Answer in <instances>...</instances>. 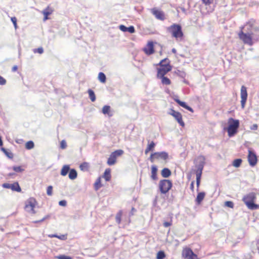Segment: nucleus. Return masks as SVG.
Returning a JSON list of instances; mask_svg holds the SVG:
<instances>
[{
	"instance_id": "nucleus-1",
	"label": "nucleus",
	"mask_w": 259,
	"mask_h": 259,
	"mask_svg": "<svg viewBox=\"0 0 259 259\" xmlns=\"http://www.w3.org/2000/svg\"><path fill=\"white\" fill-rule=\"evenodd\" d=\"M238 37L244 44L250 46H252L254 38L252 26L249 24H246L241 27L240 31L238 33Z\"/></svg>"
},
{
	"instance_id": "nucleus-2",
	"label": "nucleus",
	"mask_w": 259,
	"mask_h": 259,
	"mask_svg": "<svg viewBox=\"0 0 259 259\" xmlns=\"http://www.w3.org/2000/svg\"><path fill=\"white\" fill-rule=\"evenodd\" d=\"M159 65L160 67L157 68V77H163L172 69L169 64V61L167 59L161 60Z\"/></svg>"
},
{
	"instance_id": "nucleus-3",
	"label": "nucleus",
	"mask_w": 259,
	"mask_h": 259,
	"mask_svg": "<svg viewBox=\"0 0 259 259\" xmlns=\"http://www.w3.org/2000/svg\"><path fill=\"white\" fill-rule=\"evenodd\" d=\"M255 199V193L251 192L245 195L243 197L242 200L249 209L251 210H255L258 208L259 207L258 205L255 204L254 203Z\"/></svg>"
},
{
	"instance_id": "nucleus-4",
	"label": "nucleus",
	"mask_w": 259,
	"mask_h": 259,
	"mask_svg": "<svg viewBox=\"0 0 259 259\" xmlns=\"http://www.w3.org/2000/svg\"><path fill=\"white\" fill-rule=\"evenodd\" d=\"M167 30L171 34L172 37L177 40H181L183 37V33L181 26L177 24H173L167 28Z\"/></svg>"
},
{
	"instance_id": "nucleus-5",
	"label": "nucleus",
	"mask_w": 259,
	"mask_h": 259,
	"mask_svg": "<svg viewBox=\"0 0 259 259\" xmlns=\"http://www.w3.org/2000/svg\"><path fill=\"white\" fill-rule=\"evenodd\" d=\"M229 126L227 128L228 134L229 137H232L236 134L237 129L239 126V121L237 119H234L230 118L228 120Z\"/></svg>"
},
{
	"instance_id": "nucleus-6",
	"label": "nucleus",
	"mask_w": 259,
	"mask_h": 259,
	"mask_svg": "<svg viewBox=\"0 0 259 259\" xmlns=\"http://www.w3.org/2000/svg\"><path fill=\"white\" fill-rule=\"evenodd\" d=\"M172 186L170 180L164 179L159 182V187L162 194H166L171 188Z\"/></svg>"
},
{
	"instance_id": "nucleus-7",
	"label": "nucleus",
	"mask_w": 259,
	"mask_h": 259,
	"mask_svg": "<svg viewBox=\"0 0 259 259\" xmlns=\"http://www.w3.org/2000/svg\"><path fill=\"white\" fill-rule=\"evenodd\" d=\"M205 164V158L203 156H200L197 159V163L195 164L196 170H195L196 176H201L202 170Z\"/></svg>"
},
{
	"instance_id": "nucleus-8",
	"label": "nucleus",
	"mask_w": 259,
	"mask_h": 259,
	"mask_svg": "<svg viewBox=\"0 0 259 259\" xmlns=\"http://www.w3.org/2000/svg\"><path fill=\"white\" fill-rule=\"evenodd\" d=\"M123 153V151L121 149L117 150L111 153L107 160V164L109 165H113L115 164L116 162V158L117 157L121 156Z\"/></svg>"
},
{
	"instance_id": "nucleus-9",
	"label": "nucleus",
	"mask_w": 259,
	"mask_h": 259,
	"mask_svg": "<svg viewBox=\"0 0 259 259\" xmlns=\"http://www.w3.org/2000/svg\"><path fill=\"white\" fill-rule=\"evenodd\" d=\"M168 157V154L167 152L162 151L160 152H154L151 154L149 159L151 162H153L155 159H161L166 160Z\"/></svg>"
},
{
	"instance_id": "nucleus-10",
	"label": "nucleus",
	"mask_w": 259,
	"mask_h": 259,
	"mask_svg": "<svg viewBox=\"0 0 259 259\" xmlns=\"http://www.w3.org/2000/svg\"><path fill=\"white\" fill-rule=\"evenodd\" d=\"M36 202L34 198H30L26 202L25 204V209L26 210L30 213H32L33 214L35 213V211L34 209L35 206L36 205Z\"/></svg>"
},
{
	"instance_id": "nucleus-11",
	"label": "nucleus",
	"mask_w": 259,
	"mask_h": 259,
	"mask_svg": "<svg viewBox=\"0 0 259 259\" xmlns=\"http://www.w3.org/2000/svg\"><path fill=\"white\" fill-rule=\"evenodd\" d=\"M168 114L172 116L181 126L182 127L185 126V123L182 119V114L180 112L171 109Z\"/></svg>"
},
{
	"instance_id": "nucleus-12",
	"label": "nucleus",
	"mask_w": 259,
	"mask_h": 259,
	"mask_svg": "<svg viewBox=\"0 0 259 259\" xmlns=\"http://www.w3.org/2000/svg\"><path fill=\"white\" fill-rule=\"evenodd\" d=\"M182 256L186 259H195L197 255L189 247L184 248L182 251Z\"/></svg>"
},
{
	"instance_id": "nucleus-13",
	"label": "nucleus",
	"mask_w": 259,
	"mask_h": 259,
	"mask_svg": "<svg viewBox=\"0 0 259 259\" xmlns=\"http://www.w3.org/2000/svg\"><path fill=\"white\" fill-rule=\"evenodd\" d=\"M248 161L250 165L252 166H254L257 163V156L251 148L248 149Z\"/></svg>"
},
{
	"instance_id": "nucleus-14",
	"label": "nucleus",
	"mask_w": 259,
	"mask_h": 259,
	"mask_svg": "<svg viewBox=\"0 0 259 259\" xmlns=\"http://www.w3.org/2000/svg\"><path fill=\"white\" fill-rule=\"evenodd\" d=\"M2 187L6 189H11L13 191H16L18 192H20L21 191V189L18 182H15L13 184H9L7 183H4L2 185Z\"/></svg>"
},
{
	"instance_id": "nucleus-15",
	"label": "nucleus",
	"mask_w": 259,
	"mask_h": 259,
	"mask_svg": "<svg viewBox=\"0 0 259 259\" xmlns=\"http://www.w3.org/2000/svg\"><path fill=\"white\" fill-rule=\"evenodd\" d=\"M241 104L242 107L243 108L245 106V103L247 98V88L242 85L241 88Z\"/></svg>"
},
{
	"instance_id": "nucleus-16",
	"label": "nucleus",
	"mask_w": 259,
	"mask_h": 259,
	"mask_svg": "<svg viewBox=\"0 0 259 259\" xmlns=\"http://www.w3.org/2000/svg\"><path fill=\"white\" fill-rule=\"evenodd\" d=\"M145 53L148 55H150L154 53V45L152 41H149L146 46L143 49Z\"/></svg>"
},
{
	"instance_id": "nucleus-17",
	"label": "nucleus",
	"mask_w": 259,
	"mask_h": 259,
	"mask_svg": "<svg viewBox=\"0 0 259 259\" xmlns=\"http://www.w3.org/2000/svg\"><path fill=\"white\" fill-rule=\"evenodd\" d=\"M151 12L157 19L160 20H163L164 19V13L162 11L158 10L156 8H153L151 9Z\"/></svg>"
},
{
	"instance_id": "nucleus-18",
	"label": "nucleus",
	"mask_w": 259,
	"mask_h": 259,
	"mask_svg": "<svg viewBox=\"0 0 259 259\" xmlns=\"http://www.w3.org/2000/svg\"><path fill=\"white\" fill-rule=\"evenodd\" d=\"M119 29L123 32H129L131 33H133L135 32V29L133 26L127 27L123 25H120Z\"/></svg>"
},
{
	"instance_id": "nucleus-19",
	"label": "nucleus",
	"mask_w": 259,
	"mask_h": 259,
	"mask_svg": "<svg viewBox=\"0 0 259 259\" xmlns=\"http://www.w3.org/2000/svg\"><path fill=\"white\" fill-rule=\"evenodd\" d=\"M175 101L181 106L187 109L188 110L191 111V112H193V109L191 107L188 106L185 102L181 101L178 99H175Z\"/></svg>"
},
{
	"instance_id": "nucleus-20",
	"label": "nucleus",
	"mask_w": 259,
	"mask_h": 259,
	"mask_svg": "<svg viewBox=\"0 0 259 259\" xmlns=\"http://www.w3.org/2000/svg\"><path fill=\"white\" fill-rule=\"evenodd\" d=\"M157 168L155 165H152L151 167V178L153 180H156L157 179Z\"/></svg>"
},
{
	"instance_id": "nucleus-21",
	"label": "nucleus",
	"mask_w": 259,
	"mask_h": 259,
	"mask_svg": "<svg viewBox=\"0 0 259 259\" xmlns=\"http://www.w3.org/2000/svg\"><path fill=\"white\" fill-rule=\"evenodd\" d=\"M205 195V193L203 192L198 193L197 194V197L196 198V202L198 204L201 203L202 201L203 200L204 196Z\"/></svg>"
},
{
	"instance_id": "nucleus-22",
	"label": "nucleus",
	"mask_w": 259,
	"mask_h": 259,
	"mask_svg": "<svg viewBox=\"0 0 259 259\" xmlns=\"http://www.w3.org/2000/svg\"><path fill=\"white\" fill-rule=\"evenodd\" d=\"M171 174V171L168 168H164L161 171V175L165 178L169 177Z\"/></svg>"
},
{
	"instance_id": "nucleus-23",
	"label": "nucleus",
	"mask_w": 259,
	"mask_h": 259,
	"mask_svg": "<svg viewBox=\"0 0 259 259\" xmlns=\"http://www.w3.org/2000/svg\"><path fill=\"white\" fill-rule=\"evenodd\" d=\"M77 173L75 169H70L69 172V178L71 180H74L77 178Z\"/></svg>"
},
{
	"instance_id": "nucleus-24",
	"label": "nucleus",
	"mask_w": 259,
	"mask_h": 259,
	"mask_svg": "<svg viewBox=\"0 0 259 259\" xmlns=\"http://www.w3.org/2000/svg\"><path fill=\"white\" fill-rule=\"evenodd\" d=\"M70 166L69 165H64L61 170V175L65 176L70 170Z\"/></svg>"
},
{
	"instance_id": "nucleus-25",
	"label": "nucleus",
	"mask_w": 259,
	"mask_h": 259,
	"mask_svg": "<svg viewBox=\"0 0 259 259\" xmlns=\"http://www.w3.org/2000/svg\"><path fill=\"white\" fill-rule=\"evenodd\" d=\"M157 78L161 79V83L163 84L169 85L171 83L170 80L164 76H163V77H157Z\"/></svg>"
},
{
	"instance_id": "nucleus-26",
	"label": "nucleus",
	"mask_w": 259,
	"mask_h": 259,
	"mask_svg": "<svg viewBox=\"0 0 259 259\" xmlns=\"http://www.w3.org/2000/svg\"><path fill=\"white\" fill-rule=\"evenodd\" d=\"M103 178L105 179L106 181H109L111 179L110 169L108 168L106 169L104 173Z\"/></svg>"
},
{
	"instance_id": "nucleus-27",
	"label": "nucleus",
	"mask_w": 259,
	"mask_h": 259,
	"mask_svg": "<svg viewBox=\"0 0 259 259\" xmlns=\"http://www.w3.org/2000/svg\"><path fill=\"white\" fill-rule=\"evenodd\" d=\"M155 146V144L154 142L152 141L150 144H148L147 147L145 149V153L147 154L150 151H153L154 147Z\"/></svg>"
},
{
	"instance_id": "nucleus-28",
	"label": "nucleus",
	"mask_w": 259,
	"mask_h": 259,
	"mask_svg": "<svg viewBox=\"0 0 259 259\" xmlns=\"http://www.w3.org/2000/svg\"><path fill=\"white\" fill-rule=\"evenodd\" d=\"M53 9L49 6H48L46 9H45L42 11V13L44 14V15L49 16L51 15L53 13Z\"/></svg>"
},
{
	"instance_id": "nucleus-29",
	"label": "nucleus",
	"mask_w": 259,
	"mask_h": 259,
	"mask_svg": "<svg viewBox=\"0 0 259 259\" xmlns=\"http://www.w3.org/2000/svg\"><path fill=\"white\" fill-rule=\"evenodd\" d=\"M88 94L89 95V98H90V100L92 102H94L96 100V95L94 93V92L92 90L89 89V90H88Z\"/></svg>"
},
{
	"instance_id": "nucleus-30",
	"label": "nucleus",
	"mask_w": 259,
	"mask_h": 259,
	"mask_svg": "<svg viewBox=\"0 0 259 259\" xmlns=\"http://www.w3.org/2000/svg\"><path fill=\"white\" fill-rule=\"evenodd\" d=\"M98 79L102 83H105L106 80L105 74L102 72H100L98 74Z\"/></svg>"
},
{
	"instance_id": "nucleus-31",
	"label": "nucleus",
	"mask_w": 259,
	"mask_h": 259,
	"mask_svg": "<svg viewBox=\"0 0 259 259\" xmlns=\"http://www.w3.org/2000/svg\"><path fill=\"white\" fill-rule=\"evenodd\" d=\"M122 214V210H119L116 215L115 220L118 224L121 223Z\"/></svg>"
},
{
	"instance_id": "nucleus-32",
	"label": "nucleus",
	"mask_w": 259,
	"mask_h": 259,
	"mask_svg": "<svg viewBox=\"0 0 259 259\" xmlns=\"http://www.w3.org/2000/svg\"><path fill=\"white\" fill-rule=\"evenodd\" d=\"M242 161V160L241 159H236L233 161L232 165L235 167H239L240 166Z\"/></svg>"
},
{
	"instance_id": "nucleus-33",
	"label": "nucleus",
	"mask_w": 259,
	"mask_h": 259,
	"mask_svg": "<svg viewBox=\"0 0 259 259\" xmlns=\"http://www.w3.org/2000/svg\"><path fill=\"white\" fill-rule=\"evenodd\" d=\"M102 187V185L101 184V180L100 178H98L96 180V182L94 184V188L96 190H98L99 188Z\"/></svg>"
},
{
	"instance_id": "nucleus-34",
	"label": "nucleus",
	"mask_w": 259,
	"mask_h": 259,
	"mask_svg": "<svg viewBox=\"0 0 259 259\" xmlns=\"http://www.w3.org/2000/svg\"><path fill=\"white\" fill-rule=\"evenodd\" d=\"M34 146V143L32 141H29L26 143L25 148L28 150L32 149Z\"/></svg>"
},
{
	"instance_id": "nucleus-35",
	"label": "nucleus",
	"mask_w": 259,
	"mask_h": 259,
	"mask_svg": "<svg viewBox=\"0 0 259 259\" xmlns=\"http://www.w3.org/2000/svg\"><path fill=\"white\" fill-rule=\"evenodd\" d=\"M110 110V107L108 105H105L102 108V113L104 114L109 115Z\"/></svg>"
},
{
	"instance_id": "nucleus-36",
	"label": "nucleus",
	"mask_w": 259,
	"mask_h": 259,
	"mask_svg": "<svg viewBox=\"0 0 259 259\" xmlns=\"http://www.w3.org/2000/svg\"><path fill=\"white\" fill-rule=\"evenodd\" d=\"M165 257V253L163 251H159L156 256V259H163Z\"/></svg>"
},
{
	"instance_id": "nucleus-37",
	"label": "nucleus",
	"mask_w": 259,
	"mask_h": 259,
	"mask_svg": "<svg viewBox=\"0 0 259 259\" xmlns=\"http://www.w3.org/2000/svg\"><path fill=\"white\" fill-rule=\"evenodd\" d=\"M88 167H89V164L87 162H83L79 166L80 169L82 170H87L88 168Z\"/></svg>"
},
{
	"instance_id": "nucleus-38",
	"label": "nucleus",
	"mask_w": 259,
	"mask_h": 259,
	"mask_svg": "<svg viewBox=\"0 0 259 259\" xmlns=\"http://www.w3.org/2000/svg\"><path fill=\"white\" fill-rule=\"evenodd\" d=\"M13 169L17 172H20L24 170V169L21 167L20 166H15L13 167Z\"/></svg>"
},
{
	"instance_id": "nucleus-39",
	"label": "nucleus",
	"mask_w": 259,
	"mask_h": 259,
	"mask_svg": "<svg viewBox=\"0 0 259 259\" xmlns=\"http://www.w3.org/2000/svg\"><path fill=\"white\" fill-rule=\"evenodd\" d=\"M53 187L52 186H49L47 188V193L49 196H52L53 194Z\"/></svg>"
},
{
	"instance_id": "nucleus-40",
	"label": "nucleus",
	"mask_w": 259,
	"mask_h": 259,
	"mask_svg": "<svg viewBox=\"0 0 259 259\" xmlns=\"http://www.w3.org/2000/svg\"><path fill=\"white\" fill-rule=\"evenodd\" d=\"M57 259H72V257L69 256H67L65 255H60L59 256H56Z\"/></svg>"
},
{
	"instance_id": "nucleus-41",
	"label": "nucleus",
	"mask_w": 259,
	"mask_h": 259,
	"mask_svg": "<svg viewBox=\"0 0 259 259\" xmlns=\"http://www.w3.org/2000/svg\"><path fill=\"white\" fill-rule=\"evenodd\" d=\"M196 176V186H197V190L198 191L200 183V180L201 176Z\"/></svg>"
},
{
	"instance_id": "nucleus-42",
	"label": "nucleus",
	"mask_w": 259,
	"mask_h": 259,
	"mask_svg": "<svg viewBox=\"0 0 259 259\" xmlns=\"http://www.w3.org/2000/svg\"><path fill=\"white\" fill-rule=\"evenodd\" d=\"M2 150L5 153V154L9 158H12V154L8 152L4 148H2Z\"/></svg>"
},
{
	"instance_id": "nucleus-43",
	"label": "nucleus",
	"mask_w": 259,
	"mask_h": 259,
	"mask_svg": "<svg viewBox=\"0 0 259 259\" xmlns=\"http://www.w3.org/2000/svg\"><path fill=\"white\" fill-rule=\"evenodd\" d=\"M67 147L66 142L65 140H62L60 143V147L61 149H65Z\"/></svg>"
},
{
	"instance_id": "nucleus-44",
	"label": "nucleus",
	"mask_w": 259,
	"mask_h": 259,
	"mask_svg": "<svg viewBox=\"0 0 259 259\" xmlns=\"http://www.w3.org/2000/svg\"><path fill=\"white\" fill-rule=\"evenodd\" d=\"M34 53H38L39 54H42L44 52V49L42 48H38V49H35L33 50Z\"/></svg>"
},
{
	"instance_id": "nucleus-45",
	"label": "nucleus",
	"mask_w": 259,
	"mask_h": 259,
	"mask_svg": "<svg viewBox=\"0 0 259 259\" xmlns=\"http://www.w3.org/2000/svg\"><path fill=\"white\" fill-rule=\"evenodd\" d=\"M225 205L230 208H233L234 207V203L232 201H226L225 202Z\"/></svg>"
},
{
	"instance_id": "nucleus-46",
	"label": "nucleus",
	"mask_w": 259,
	"mask_h": 259,
	"mask_svg": "<svg viewBox=\"0 0 259 259\" xmlns=\"http://www.w3.org/2000/svg\"><path fill=\"white\" fill-rule=\"evenodd\" d=\"M213 0H202V3L205 6H209L210 4L212 3Z\"/></svg>"
},
{
	"instance_id": "nucleus-47",
	"label": "nucleus",
	"mask_w": 259,
	"mask_h": 259,
	"mask_svg": "<svg viewBox=\"0 0 259 259\" xmlns=\"http://www.w3.org/2000/svg\"><path fill=\"white\" fill-rule=\"evenodd\" d=\"M59 204L62 206H66L67 205V201L65 200H61L59 202Z\"/></svg>"
},
{
	"instance_id": "nucleus-48",
	"label": "nucleus",
	"mask_w": 259,
	"mask_h": 259,
	"mask_svg": "<svg viewBox=\"0 0 259 259\" xmlns=\"http://www.w3.org/2000/svg\"><path fill=\"white\" fill-rule=\"evenodd\" d=\"M6 79L2 76H0V84L4 85L6 84Z\"/></svg>"
},
{
	"instance_id": "nucleus-49",
	"label": "nucleus",
	"mask_w": 259,
	"mask_h": 259,
	"mask_svg": "<svg viewBox=\"0 0 259 259\" xmlns=\"http://www.w3.org/2000/svg\"><path fill=\"white\" fill-rule=\"evenodd\" d=\"M11 21L13 22L15 28H17V19L15 17H12Z\"/></svg>"
},
{
	"instance_id": "nucleus-50",
	"label": "nucleus",
	"mask_w": 259,
	"mask_h": 259,
	"mask_svg": "<svg viewBox=\"0 0 259 259\" xmlns=\"http://www.w3.org/2000/svg\"><path fill=\"white\" fill-rule=\"evenodd\" d=\"M171 225V222H165L164 223H163V226L164 227H168L170 226Z\"/></svg>"
},
{
	"instance_id": "nucleus-51",
	"label": "nucleus",
	"mask_w": 259,
	"mask_h": 259,
	"mask_svg": "<svg viewBox=\"0 0 259 259\" xmlns=\"http://www.w3.org/2000/svg\"><path fill=\"white\" fill-rule=\"evenodd\" d=\"M257 127L258 125L256 124H254L250 127V129L251 130H256Z\"/></svg>"
},
{
	"instance_id": "nucleus-52",
	"label": "nucleus",
	"mask_w": 259,
	"mask_h": 259,
	"mask_svg": "<svg viewBox=\"0 0 259 259\" xmlns=\"http://www.w3.org/2000/svg\"><path fill=\"white\" fill-rule=\"evenodd\" d=\"M48 218L47 216L44 217V218H42L41 220H39V221H36L35 222H34L35 223H40V222H42L43 221H44L47 218Z\"/></svg>"
},
{
	"instance_id": "nucleus-53",
	"label": "nucleus",
	"mask_w": 259,
	"mask_h": 259,
	"mask_svg": "<svg viewBox=\"0 0 259 259\" xmlns=\"http://www.w3.org/2000/svg\"><path fill=\"white\" fill-rule=\"evenodd\" d=\"M194 181H192L190 184V189L192 191L194 190Z\"/></svg>"
},
{
	"instance_id": "nucleus-54",
	"label": "nucleus",
	"mask_w": 259,
	"mask_h": 259,
	"mask_svg": "<svg viewBox=\"0 0 259 259\" xmlns=\"http://www.w3.org/2000/svg\"><path fill=\"white\" fill-rule=\"evenodd\" d=\"M58 238L61 240H65L66 239V237L64 235H62L61 236H58Z\"/></svg>"
},
{
	"instance_id": "nucleus-55",
	"label": "nucleus",
	"mask_w": 259,
	"mask_h": 259,
	"mask_svg": "<svg viewBox=\"0 0 259 259\" xmlns=\"http://www.w3.org/2000/svg\"><path fill=\"white\" fill-rule=\"evenodd\" d=\"M48 236L50 238H54V237L58 238V235H57V234H50V235H49Z\"/></svg>"
},
{
	"instance_id": "nucleus-56",
	"label": "nucleus",
	"mask_w": 259,
	"mask_h": 259,
	"mask_svg": "<svg viewBox=\"0 0 259 259\" xmlns=\"http://www.w3.org/2000/svg\"><path fill=\"white\" fill-rule=\"evenodd\" d=\"M18 69V67L17 66H14L12 68V71H16Z\"/></svg>"
},
{
	"instance_id": "nucleus-57",
	"label": "nucleus",
	"mask_w": 259,
	"mask_h": 259,
	"mask_svg": "<svg viewBox=\"0 0 259 259\" xmlns=\"http://www.w3.org/2000/svg\"><path fill=\"white\" fill-rule=\"evenodd\" d=\"M171 52H172L174 54H176V53H177V50H176V49L173 48V49L171 50Z\"/></svg>"
},
{
	"instance_id": "nucleus-58",
	"label": "nucleus",
	"mask_w": 259,
	"mask_h": 259,
	"mask_svg": "<svg viewBox=\"0 0 259 259\" xmlns=\"http://www.w3.org/2000/svg\"><path fill=\"white\" fill-rule=\"evenodd\" d=\"M48 19V16L44 15V20L45 21Z\"/></svg>"
},
{
	"instance_id": "nucleus-59",
	"label": "nucleus",
	"mask_w": 259,
	"mask_h": 259,
	"mask_svg": "<svg viewBox=\"0 0 259 259\" xmlns=\"http://www.w3.org/2000/svg\"><path fill=\"white\" fill-rule=\"evenodd\" d=\"M2 145H3V141H2V140L1 139V137H0V146H1Z\"/></svg>"
},
{
	"instance_id": "nucleus-60",
	"label": "nucleus",
	"mask_w": 259,
	"mask_h": 259,
	"mask_svg": "<svg viewBox=\"0 0 259 259\" xmlns=\"http://www.w3.org/2000/svg\"><path fill=\"white\" fill-rule=\"evenodd\" d=\"M135 210H135V209L134 208H132V212H134V211H135Z\"/></svg>"
},
{
	"instance_id": "nucleus-61",
	"label": "nucleus",
	"mask_w": 259,
	"mask_h": 259,
	"mask_svg": "<svg viewBox=\"0 0 259 259\" xmlns=\"http://www.w3.org/2000/svg\"><path fill=\"white\" fill-rule=\"evenodd\" d=\"M13 175V174L10 173V174H9V176H12Z\"/></svg>"
}]
</instances>
